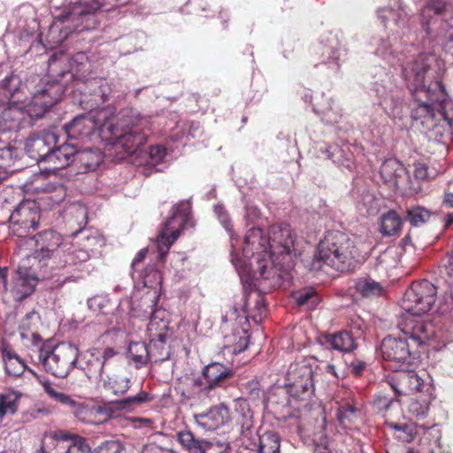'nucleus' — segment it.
<instances>
[{
	"mask_svg": "<svg viewBox=\"0 0 453 453\" xmlns=\"http://www.w3.org/2000/svg\"><path fill=\"white\" fill-rule=\"evenodd\" d=\"M80 367L89 380L101 378L104 365V360L101 358L100 349H92L86 351L80 361Z\"/></svg>",
	"mask_w": 453,
	"mask_h": 453,
	"instance_id": "obj_30",
	"label": "nucleus"
},
{
	"mask_svg": "<svg viewBox=\"0 0 453 453\" xmlns=\"http://www.w3.org/2000/svg\"><path fill=\"white\" fill-rule=\"evenodd\" d=\"M437 61L433 54H419L403 68V77L411 94L419 90H430V83L426 85V75Z\"/></svg>",
	"mask_w": 453,
	"mask_h": 453,
	"instance_id": "obj_17",
	"label": "nucleus"
},
{
	"mask_svg": "<svg viewBox=\"0 0 453 453\" xmlns=\"http://www.w3.org/2000/svg\"><path fill=\"white\" fill-rule=\"evenodd\" d=\"M58 142V137L52 132H46L42 134H32L25 143L27 154L38 162H45L51 148Z\"/></svg>",
	"mask_w": 453,
	"mask_h": 453,
	"instance_id": "obj_24",
	"label": "nucleus"
},
{
	"mask_svg": "<svg viewBox=\"0 0 453 453\" xmlns=\"http://www.w3.org/2000/svg\"><path fill=\"white\" fill-rule=\"evenodd\" d=\"M20 395L14 391L0 395V418L12 415L18 411Z\"/></svg>",
	"mask_w": 453,
	"mask_h": 453,
	"instance_id": "obj_47",
	"label": "nucleus"
},
{
	"mask_svg": "<svg viewBox=\"0 0 453 453\" xmlns=\"http://www.w3.org/2000/svg\"><path fill=\"white\" fill-rule=\"evenodd\" d=\"M60 62L50 60L49 65V73L54 81L59 80V84L64 77L69 75L75 82L86 84L92 79H95L96 72L94 65L85 52L75 53L69 61V70H61Z\"/></svg>",
	"mask_w": 453,
	"mask_h": 453,
	"instance_id": "obj_16",
	"label": "nucleus"
},
{
	"mask_svg": "<svg viewBox=\"0 0 453 453\" xmlns=\"http://www.w3.org/2000/svg\"><path fill=\"white\" fill-rule=\"evenodd\" d=\"M296 303L299 306H308V308H314L319 303L317 293L312 289H308L300 292L296 296Z\"/></svg>",
	"mask_w": 453,
	"mask_h": 453,
	"instance_id": "obj_55",
	"label": "nucleus"
},
{
	"mask_svg": "<svg viewBox=\"0 0 453 453\" xmlns=\"http://www.w3.org/2000/svg\"><path fill=\"white\" fill-rule=\"evenodd\" d=\"M164 310H155L148 324L147 332L149 338L170 339L173 334L169 327L168 320L165 319Z\"/></svg>",
	"mask_w": 453,
	"mask_h": 453,
	"instance_id": "obj_34",
	"label": "nucleus"
},
{
	"mask_svg": "<svg viewBox=\"0 0 453 453\" xmlns=\"http://www.w3.org/2000/svg\"><path fill=\"white\" fill-rule=\"evenodd\" d=\"M271 262L268 264H260L257 279L260 291L265 293L271 292L276 288H287L291 284V269L289 265H286L290 260V254L283 259L281 255L274 257L269 256Z\"/></svg>",
	"mask_w": 453,
	"mask_h": 453,
	"instance_id": "obj_11",
	"label": "nucleus"
},
{
	"mask_svg": "<svg viewBox=\"0 0 453 453\" xmlns=\"http://www.w3.org/2000/svg\"><path fill=\"white\" fill-rule=\"evenodd\" d=\"M243 389L250 399H258L261 392L260 382L258 380L253 379L243 385Z\"/></svg>",
	"mask_w": 453,
	"mask_h": 453,
	"instance_id": "obj_60",
	"label": "nucleus"
},
{
	"mask_svg": "<svg viewBox=\"0 0 453 453\" xmlns=\"http://www.w3.org/2000/svg\"><path fill=\"white\" fill-rule=\"evenodd\" d=\"M2 357L4 362L5 372L8 375L18 378L23 374L27 365L17 354L4 348L2 351Z\"/></svg>",
	"mask_w": 453,
	"mask_h": 453,
	"instance_id": "obj_43",
	"label": "nucleus"
},
{
	"mask_svg": "<svg viewBox=\"0 0 453 453\" xmlns=\"http://www.w3.org/2000/svg\"><path fill=\"white\" fill-rule=\"evenodd\" d=\"M104 388L116 395H122L130 388V380L127 377L116 375L104 381Z\"/></svg>",
	"mask_w": 453,
	"mask_h": 453,
	"instance_id": "obj_51",
	"label": "nucleus"
},
{
	"mask_svg": "<svg viewBox=\"0 0 453 453\" xmlns=\"http://www.w3.org/2000/svg\"><path fill=\"white\" fill-rule=\"evenodd\" d=\"M148 254V249L144 248L139 250L133 259L131 268V275L133 278L136 277L143 280V284L146 287H152L153 284L161 279L160 273L157 270L151 268H145L144 270L140 269V265L143 264L144 259Z\"/></svg>",
	"mask_w": 453,
	"mask_h": 453,
	"instance_id": "obj_32",
	"label": "nucleus"
},
{
	"mask_svg": "<svg viewBox=\"0 0 453 453\" xmlns=\"http://www.w3.org/2000/svg\"><path fill=\"white\" fill-rule=\"evenodd\" d=\"M312 107L317 114H324L332 109V102L330 98L325 97L324 94H317L312 99Z\"/></svg>",
	"mask_w": 453,
	"mask_h": 453,
	"instance_id": "obj_56",
	"label": "nucleus"
},
{
	"mask_svg": "<svg viewBox=\"0 0 453 453\" xmlns=\"http://www.w3.org/2000/svg\"><path fill=\"white\" fill-rule=\"evenodd\" d=\"M122 449L123 446L119 441L108 440L98 445L94 453H120Z\"/></svg>",
	"mask_w": 453,
	"mask_h": 453,
	"instance_id": "obj_57",
	"label": "nucleus"
},
{
	"mask_svg": "<svg viewBox=\"0 0 453 453\" xmlns=\"http://www.w3.org/2000/svg\"><path fill=\"white\" fill-rule=\"evenodd\" d=\"M195 423L204 431H213L225 425L229 410L224 405L213 406L206 412L194 414Z\"/></svg>",
	"mask_w": 453,
	"mask_h": 453,
	"instance_id": "obj_25",
	"label": "nucleus"
},
{
	"mask_svg": "<svg viewBox=\"0 0 453 453\" xmlns=\"http://www.w3.org/2000/svg\"><path fill=\"white\" fill-rule=\"evenodd\" d=\"M166 155L165 148L161 145H155L150 148L149 157L150 164L160 163Z\"/></svg>",
	"mask_w": 453,
	"mask_h": 453,
	"instance_id": "obj_61",
	"label": "nucleus"
},
{
	"mask_svg": "<svg viewBox=\"0 0 453 453\" xmlns=\"http://www.w3.org/2000/svg\"><path fill=\"white\" fill-rule=\"evenodd\" d=\"M75 152H77V148L74 143L66 142L59 146L56 144L54 148H51L45 160V163L49 164L48 170L54 172L67 167L73 162Z\"/></svg>",
	"mask_w": 453,
	"mask_h": 453,
	"instance_id": "obj_27",
	"label": "nucleus"
},
{
	"mask_svg": "<svg viewBox=\"0 0 453 453\" xmlns=\"http://www.w3.org/2000/svg\"><path fill=\"white\" fill-rule=\"evenodd\" d=\"M355 288L363 297L378 296L382 291L380 284L370 278L357 279Z\"/></svg>",
	"mask_w": 453,
	"mask_h": 453,
	"instance_id": "obj_46",
	"label": "nucleus"
},
{
	"mask_svg": "<svg viewBox=\"0 0 453 453\" xmlns=\"http://www.w3.org/2000/svg\"><path fill=\"white\" fill-rule=\"evenodd\" d=\"M288 390L296 400H308L314 392L313 370L306 364L291 365L288 372Z\"/></svg>",
	"mask_w": 453,
	"mask_h": 453,
	"instance_id": "obj_18",
	"label": "nucleus"
},
{
	"mask_svg": "<svg viewBox=\"0 0 453 453\" xmlns=\"http://www.w3.org/2000/svg\"><path fill=\"white\" fill-rule=\"evenodd\" d=\"M78 357V347L67 342H60L48 349L40 347L38 351V364L43 370L62 379L66 378L75 367Z\"/></svg>",
	"mask_w": 453,
	"mask_h": 453,
	"instance_id": "obj_7",
	"label": "nucleus"
},
{
	"mask_svg": "<svg viewBox=\"0 0 453 453\" xmlns=\"http://www.w3.org/2000/svg\"><path fill=\"white\" fill-rule=\"evenodd\" d=\"M214 211L218 216L219 220L222 226L228 231L231 229V220L228 213L225 207L221 204H218L214 207Z\"/></svg>",
	"mask_w": 453,
	"mask_h": 453,
	"instance_id": "obj_62",
	"label": "nucleus"
},
{
	"mask_svg": "<svg viewBox=\"0 0 453 453\" xmlns=\"http://www.w3.org/2000/svg\"><path fill=\"white\" fill-rule=\"evenodd\" d=\"M431 211L421 206H414L407 210V219L414 226H418L426 223L431 218Z\"/></svg>",
	"mask_w": 453,
	"mask_h": 453,
	"instance_id": "obj_52",
	"label": "nucleus"
},
{
	"mask_svg": "<svg viewBox=\"0 0 453 453\" xmlns=\"http://www.w3.org/2000/svg\"><path fill=\"white\" fill-rule=\"evenodd\" d=\"M29 372H32L31 370H29ZM33 374H35V376L38 380L39 383L42 385L45 393L51 399L55 400L56 402H58L63 405L68 406V407L72 408L73 410H76V407L79 405V403L76 401H74L71 396H69L68 395H66L65 393L58 392L52 386L50 380L45 379L42 376L37 375L34 372H33Z\"/></svg>",
	"mask_w": 453,
	"mask_h": 453,
	"instance_id": "obj_41",
	"label": "nucleus"
},
{
	"mask_svg": "<svg viewBox=\"0 0 453 453\" xmlns=\"http://www.w3.org/2000/svg\"><path fill=\"white\" fill-rule=\"evenodd\" d=\"M0 115V126L4 129V138L11 130L19 128L23 117V110L18 104H7Z\"/></svg>",
	"mask_w": 453,
	"mask_h": 453,
	"instance_id": "obj_36",
	"label": "nucleus"
},
{
	"mask_svg": "<svg viewBox=\"0 0 453 453\" xmlns=\"http://www.w3.org/2000/svg\"><path fill=\"white\" fill-rule=\"evenodd\" d=\"M294 245L289 226L273 225L268 231V236L263 234V230L259 227H251L245 235L243 251L249 255L255 253L276 256L281 255L283 259L287 257Z\"/></svg>",
	"mask_w": 453,
	"mask_h": 453,
	"instance_id": "obj_5",
	"label": "nucleus"
},
{
	"mask_svg": "<svg viewBox=\"0 0 453 453\" xmlns=\"http://www.w3.org/2000/svg\"><path fill=\"white\" fill-rule=\"evenodd\" d=\"M453 18V4L448 0H427L421 9V22L426 34L434 32L436 23L445 24Z\"/></svg>",
	"mask_w": 453,
	"mask_h": 453,
	"instance_id": "obj_21",
	"label": "nucleus"
},
{
	"mask_svg": "<svg viewBox=\"0 0 453 453\" xmlns=\"http://www.w3.org/2000/svg\"><path fill=\"white\" fill-rule=\"evenodd\" d=\"M437 297L436 287L427 280L413 281L406 289L402 308L408 313L406 317L422 316L427 313L435 303Z\"/></svg>",
	"mask_w": 453,
	"mask_h": 453,
	"instance_id": "obj_9",
	"label": "nucleus"
},
{
	"mask_svg": "<svg viewBox=\"0 0 453 453\" xmlns=\"http://www.w3.org/2000/svg\"><path fill=\"white\" fill-rule=\"evenodd\" d=\"M316 257L341 273L352 272L362 262L361 252L355 242L338 230L326 232L318 245Z\"/></svg>",
	"mask_w": 453,
	"mask_h": 453,
	"instance_id": "obj_3",
	"label": "nucleus"
},
{
	"mask_svg": "<svg viewBox=\"0 0 453 453\" xmlns=\"http://www.w3.org/2000/svg\"><path fill=\"white\" fill-rule=\"evenodd\" d=\"M403 336L388 335L381 342L380 351L384 360L397 365L410 364L413 349L426 344L435 334L434 325L423 319L403 317L398 323Z\"/></svg>",
	"mask_w": 453,
	"mask_h": 453,
	"instance_id": "obj_1",
	"label": "nucleus"
},
{
	"mask_svg": "<svg viewBox=\"0 0 453 453\" xmlns=\"http://www.w3.org/2000/svg\"><path fill=\"white\" fill-rule=\"evenodd\" d=\"M388 383L397 396L412 395L433 386L413 370H401L389 375Z\"/></svg>",
	"mask_w": 453,
	"mask_h": 453,
	"instance_id": "obj_23",
	"label": "nucleus"
},
{
	"mask_svg": "<svg viewBox=\"0 0 453 453\" xmlns=\"http://www.w3.org/2000/svg\"><path fill=\"white\" fill-rule=\"evenodd\" d=\"M131 0H90L84 3L74 4L66 17V19L74 26V31L81 33L85 30H93L99 24L96 18L99 12H108L117 7L130 4Z\"/></svg>",
	"mask_w": 453,
	"mask_h": 453,
	"instance_id": "obj_8",
	"label": "nucleus"
},
{
	"mask_svg": "<svg viewBox=\"0 0 453 453\" xmlns=\"http://www.w3.org/2000/svg\"><path fill=\"white\" fill-rule=\"evenodd\" d=\"M416 394V397L412 398L409 403L408 411L417 418H423L428 414L431 403L435 398L434 388L426 386V389Z\"/></svg>",
	"mask_w": 453,
	"mask_h": 453,
	"instance_id": "obj_33",
	"label": "nucleus"
},
{
	"mask_svg": "<svg viewBox=\"0 0 453 453\" xmlns=\"http://www.w3.org/2000/svg\"><path fill=\"white\" fill-rule=\"evenodd\" d=\"M84 85L85 88L83 93L92 96L91 101L93 103L91 106L97 107L109 101L111 88L105 79L96 77Z\"/></svg>",
	"mask_w": 453,
	"mask_h": 453,
	"instance_id": "obj_31",
	"label": "nucleus"
},
{
	"mask_svg": "<svg viewBox=\"0 0 453 453\" xmlns=\"http://www.w3.org/2000/svg\"><path fill=\"white\" fill-rule=\"evenodd\" d=\"M156 399V396L149 392L140 391L135 395L127 396L120 400L111 402L109 406H93L89 409H78L80 404L76 407L75 411L80 413L88 415L86 420L91 424H103L111 418L114 411H124L131 412L137 407L145 403H151Z\"/></svg>",
	"mask_w": 453,
	"mask_h": 453,
	"instance_id": "obj_10",
	"label": "nucleus"
},
{
	"mask_svg": "<svg viewBox=\"0 0 453 453\" xmlns=\"http://www.w3.org/2000/svg\"><path fill=\"white\" fill-rule=\"evenodd\" d=\"M380 231L384 236H393L400 233L403 226L402 218L394 210H389L380 218Z\"/></svg>",
	"mask_w": 453,
	"mask_h": 453,
	"instance_id": "obj_39",
	"label": "nucleus"
},
{
	"mask_svg": "<svg viewBox=\"0 0 453 453\" xmlns=\"http://www.w3.org/2000/svg\"><path fill=\"white\" fill-rule=\"evenodd\" d=\"M127 356L137 369L150 361L148 347L144 342H131L128 347Z\"/></svg>",
	"mask_w": 453,
	"mask_h": 453,
	"instance_id": "obj_45",
	"label": "nucleus"
},
{
	"mask_svg": "<svg viewBox=\"0 0 453 453\" xmlns=\"http://www.w3.org/2000/svg\"><path fill=\"white\" fill-rule=\"evenodd\" d=\"M190 210L189 203H180L174 208L173 216L165 222L157 239L159 260L165 259L171 246L180 236L181 229L187 223Z\"/></svg>",
	"mask_w": 453,
	"mask_h": 453,
	"instance_id": "obj_15",
	"label": "nucleus"
},
{
	"mask_svg": "<svg viewBox=\"0 0 453 453\" xmlns=\"http://www.w3.org/2000/svg\"><path fill=\"white\" fill-rule=\"evenodd\" d=\"M35 242V259L47 265L52 260L54 266L61 260L64 251L71 249V243L64 241L62 234L53 229H48L38 233L30 238Z\"/></svg>",
	"mask_w": 453,
	"mask_h": 453,
	"instance_id": "obj_13",
	"label": "nucleus"
},
{
	"mask_svg": "<svg viewBox=\"0 0 453 453\" xmlns=\"http://www.w3.org/2000/svg\"><path fill=\"white\" fill-rule=\"evenodd\" d=\"M357 409L352 400L342 403L337 411V418L340 424L345 427L349 426L356 416Z\"/></svg>",
	"mask_w": 453,
	"mask_h": 453,
	"instance_id": "obj_53",
	"label": "nucleus"
},
{
	"mask_svg": "<svg viewBox=\"0 0 453 453\" xmlns=\"http://www.w3.org/2000/svg\"><path fill=\"white\" fill-rule=\"evenodd\" d=\"M411 119L415 125H420L424 131H432L444 124L450 126L445 108L449 98L441 81L430 82V90H419L411 94Z\"/></svg>",
	"mask_w": 453,
	"mask_h": 453,
	"instance_id": "obj_2",
	"label": "nucleus"
},
{
	"mask_svg": "<svg viewBox=\"0 0 453 453\" xmlns=\"http://www.w3.org/2000/svg\"><path fill=\"white\" fill-rule=\"evenodd\" d=\"M365 368L366 363L359 359H354L349 365V369L350 372L356 377H360L363 374V372L365 371Z\"/></svg>",
	"mask_w": 453,
	"mask_h": 453,
	"instance_id": "obj_64",
	"label": "nucleus"
},
{
	"mask_svg": "<svg viewBox=\"0 0 453 453\" xmlns=\"http://www.w3.org/2000/svg\"><path fill=\"white\" fill-rule=\"evenodd\" d=\"M41 210L35 200H23L10 216V231L19 238H25L39 226Z\"/></svg>",
	"mask_w": 453,
	"mask_h": 453,
	"instance_id": "obj_14",
	"label": "nucleus"
},
{
	"mask_svg": "<svg viewBox=\"0 0 453 453\" xmlns=\"http://www.w3.org/2000/svg\"><path fill=\"white\" fill-rule=\"evenodd\" d=\"M65 453H91L89 446L86 443L85 439L77 436L68 446Z\"/></svg>",
	"mask_w": 453,
	"mask_h": 453,
	"instance_id": "obj_59",
	"label": "nucleus"
},
{
	"mask_svg": "<svg viewBox=\"0 0 453 453\" xmlns=\"http://www.w3.org/2000/svg\"><path fill=\"white\" fill-rule=\"evenodd\" d=\"M38 283V278L34 274L19 269L13 280L11 289L14 300L22 302L31 296Z\"/></svg>",
	"mask_w": 453,
	"mask_h": 453,
	"instance_id": "obj_28",
	"label": "nucleus"
},
{
	"mask_svg": "<svg viewBox=\"0 0 453 453\" xmlns=\"http://www.w3.org/2000/svg\"><path fill=\"white\" fill-rule=\"evenodd\" d=\"M178 441L189 453H201V448L203 440L196 438L195 434L189 431H180L177 434Z\"/></svg>",
	"mask_w": 453,
	"mask_h": 453,
	"instance_id": "obj_49",
	"label": "nucleus"
},
{
	"mask_svg": "<svg viewBox=\"0 0 453 453\" xmlns=\"http://www.w3.org/2000/svg\"><path fill=\"white\" fill-rule=\"evenodd\" d=\"M21 80L16 74L0 81V105L18 104L21 101Z\"/></svg>",
	"mask_w": 453,
	"mask_h": 453,
	"instance_id": "obj_29",
	"label": "nucleus"
},
{
	"mask_svg": "<svg viewBox=\"0 0 453 453\" xmlns=\"http://www.w3.org/2000/svg\"><path fill=\"white\" fill-rule=\"evenodd\" d=\"M64 94V85L59 84V80L34 94L30 102L24 107L25 111L32 119H37L44 114L61 98Z\"/></svg>",
	"mask_w": 453,
	"mask_h": 453,
	"instance_id": "obj_19",
	"label": "nucleus"
},
{
	"mask_svg": "<svg viewBox=\"0 0 453 453\" xmlns=\"http://www.w3.org/2000/svg\"><path fill=\"white\" fill-rule=\"evenodd\" d=\"M102 125L99 126L95 118L89 114H83L75 117L71 122L65 126V131L67 135V142L76 144L86 143L96 135V131L100 132Z\"/></svg>",
	"mask_w": 453,
	"mask_h": 453,
	"instance_id": "obj_20",
	"label": "nucleus"
},
{
	"mask_svg": "<svg viewBox=\"0 0 453 453\" xmlns=\"http://www.w3.org/2000/svg\"><path fill=\"white\" fill-rule=\"evenodd\" d=\"M29 372H32L31 370H29ZM33 374H35V376L38 380L39 383L42 385L45 393L51 399L55 400L56 402H58L63 405L68 406V407L72 408L73 410H76V407L79 405V403L76 401H74L71 396H69L68 395H66L65 393L58 392L52 386L50 380L45 379L42 376L37 375L34 372H33Z\"/></svg>",
	"mask_w": 453,
	"mask_h": 453,
	"instance_id": "obj_40",
	"label": "nucleus"
},
{
	"mask_svg": "<svg viewBox=\"0 0 453 453\" xmlns=\"http://www.w3.org/2000/svg\"><path fill=\"white\" fill-rule=\"evenodd\" d=\"M348 329L350 333H352L356 339L360 337L364 333V321L359 318L352 319L351 322L348 324Z\"/></svg>",
	"mask_w": 453,
	"mask_h": 453,
	"instance_id": "obj_63",
	"label": "nucleus"
},
{
	"mask_svg": "<svg viewBox=\"0 0 453 453\" xmlns=\"http://www.w3.org/2000/svg\"><path fill=\"white\" fill-rule=\"evenodd\" d=\"M403 171V165L393 158L385 160L380 168V173L384 181L393 185H396L397 179L401 177Z\"/></svg>",
	"mask_w": 453,
	"mask_h": 453,
	"instance_id": "obj_44",
	"label": "nucleus"
},
{
	"mask_svg": "<svg viewBox=\"0 0 453 453\" xmlns=\"http://www.w3.org/2000/svg\"><path fill=\"white\" fill-rule=\"evenodd\" d=\"M27 194L35 195L49 209L61 203L66 197V188L63 183L51 180L50 175L40 172L24 185Z\"/></svg>",
	"mask_w": 453,
	"mask_h": 453,
	"instance_id": "obj_12",
	"label": "nucleus"
},
{
	"mask_svg": "<svg viewBox=\"0 0 453 453\" xmlns=\"http://www.w3.org/2000/svg\"><path fill=\"white\" fill-rule=\"evenodd\" d=\"M104 157L98 149L86 148L75 152L73 161H77L84 171H95L103 162Z\"/></svg>",
	"mask_w": 453,
	"mask_h": 453,
	"instance_id": "obj_37",
	"label": "nucleus"
},
{
	"mask_svg": "<svg viewBox=\"0 0 453 453\" xmlns=\"http://www.w3.org/2000/svg\"><path fill=\"white\" fill-rule=\"evenodd\" d=\"M226 450V444L216 439L211 441L203 440L201 448V453H224Z\"/></svg>",
	"mask_w": 453,
	"mask_h": 453,
	"instance_id": "obj_58",
	"label": "nucleus"
},
{
	"mask_svg": "<svg viewBox=\"0 0 453 453\" xmlns=\"http://www.w3.org/2000/svg\"><path fill=\"white\" fill-rule=\"evenodd\" d=\"M386 424L393 431V435L402 442H411L414 441L418 434V430L425 429L423 426H418L413 422H386Z\"/></svg>",
	"mask_w": 453,
	"mask_h": 453,
	"instance_id": "obj_38",
	"label": "nucleus"
},
{
	"mask_svg": "<svg viewBox=\"0 0 453 453\" xmlns=\"http://www.w3.org/2000/svg\"><path fill=\"white\" fill-rule=\"evenodd\" d=\"M89 259V254L83 249H71L68 251H64L61 260L57 262L56 267L67 268V273H71L66 277L62 283L75 282L89 273V269L86 263Z\"/></svg>",
	"mask_w": 453,
	"mask_h": 453,
	"instance_id": "obj_22",
	"label": "nucleus"
},
{
	"mask_svg": "<svg viewBox=\"0 0 453 453\" xmlns=\"http://www.w3.org/2000/svg\"><path fill=\"white\" fill-rule=\"evenodd\" d=\"M233 336L236 338V342H234L232 346L233 353L238 354L244 351L249 345L250 336L248 334V331L238 326L234 330Z\"/></svg>",
	"mask_w": 453,
	"mask_h": 453,
	"instance_id": "obj_54",
	"label": "nucleus"
},
{
	"mask_svg": "<svg viewBox=\"0 0 453 453\" xmlns=\"http://www.w3.org/2000/svg\"><path fill=\"white\" fill-rule=\"evenodd\" d=\"M18 150L14 146H5L0 149V173H7L18 160Z\"/></svg>",
	"mask_w": 453,
	"mask_h": 453,
	"instance_id": "obj_50",
	"label": "nucleus"
},
{
	"mask_svg": "<svg viewBox=\"0 0 453 453\" xmlns=\"http://www.w3.org/2000/svg\"><path fill=\"white\" fill-rule=\"evenodd\" d=\"M169 339L150 338L147 345L150 362H163L170 358Z\"/></svg>",
	"mask_w": 453,
	"mask_h": 453,
	"instance_id": "obj_42",
	"label": "nucleus"
},
{
	"mask_svg": "<svg viewBox=\"0 0 453 453\" xmlns=\"http://www.w3.org/2000/svg\"><path fill=\"white\" fill-rule=\"evenodd\" d=\"M234 375V371L222 363L212 362L205 365L198 376L186 377L182 382L181 395L186 399L209 395L211 391L224 388Z\"/></svg>",
	"mask_w": 453,
	"mask_h": 453,
	"instance_id": "obj_6",
	"label": "nucleus"
},
{
	"mask_svg": "<svg viewBox=\"0 0 453 453\" xmlns=\"http://www.w3.org/2000/svg\"><path fill=\"white\" fill-rule=\"evenodd\" d=\"M40 323V314L35 311L27 313L20 320L19 332L26 345L28 346L30 344L31 346L41 347L42 338L37 332Z\"/></svg>",
	"mask_w": 453,
	"mask_h": 453,
	"instance_id": "obj_26",
	"label": "nucleus"
},
{
	"mask_svg": "<svg viewBox=\"0 0 453 453\" xmlns=\"http://www.w3.org/2000/svg\"><path fill=\"white\" fill-rule=\"evenodd\" d=\"M258 453H280V437L269 431L259 436Z\"/></svg>",
	"mask_w": 453,
	"mask_h": 453,
	"instance_id": "obj_48",
	"label": "nucleus"
},
{
	"mask_svg": "<svg viewBox=\"0 0 453 453\" xmlns=\"http://www.w3.org/2000/svg\"><path fill=\"white\" fill-rule=\"evenodd\" d=\"M326 342L334 349L342 352H351L357 349L356 336L348 329L334 334H328L325 337Z\"/></svg>",
	"mask_w": 453,
	"mask_h": 453,
	"instance_id": "obj_35",
	"label": "nucleus"
},
{
	"mask_svg": "<svg viewBox=\"0 0 453 453\" xmlns=\"http://www.w3.org/2000/svg\"><path fill=\"white\" fill-rule=\"evenodd\" d=\"M122 119H111L102 124L100 136L109 141L110 150L115 153V160L120 161L136 152L147 142V135L140 125L124 118L127 114L122 112Z\"/></svg>",
	"mask_w": 453,
	"mask_h": 453,
	"instance_id": "obj_4",
	"label": "nucleus"
}]
</instances>
